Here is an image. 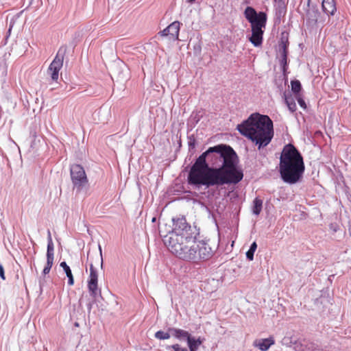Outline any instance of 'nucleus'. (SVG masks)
<instances>
[{"instance_id": "obj_1", "label": "nucleus", "mask_w": 351, "mask_h": 351, "mask_svg": "<svg viewBox=\"0 0 351 351\" xmlns=\"http://www.w3.org/2000/svg\"><path fill=\"white\" fill-rule=\"evenodd\" d=\"M239 132L258 145V149L267 146L274 136L273 122L267 115L254 113L241 124L238 125Z\"/></svg>"}, {"instance_id": "obj_2", "label": "nucleus", "mask_w": 351, "mask_h": 351, "mask_svg": "<svg viewBox=\"0 0 351 351\" xmlns=\"http://www.w3.org/2000/svg\"><path fill=\"white\" fill-rule=\"evenodd\" d=\"M304 170L303 157L296 147L291 143L285 145L279 163L282 180L289 184H295L302 178Z\"/></svg>"}, {"instance_id": "obj_3", "label": "nucleus", "mask_w": 351, "mask_h": 351, "mask_svg": "<svg viewBox=\"0 0 351 351\" xmlns=\"http://www.w3.org/2000/svg\"><path fill=\"white\" fill-rule=\"evenodd\" d=\"M215 173V167H208V164L203 160V158H197L189 172L188 182L195 186H216Z\"/></svg>"}, {"instance_id": "obj_4", "label": "nucleus", "mask_w": 351, "mask_h": 351, "mask_svg": "<svg viewBox=\"0 0 351 351\" xmlns=\"http://www.w3.org/2000/svg\"><path fill=\"white\" fill-rule=\"evenodd\" d=\"M216 186L223 184H236L242 180L243 178V171L237 167V156L230 158L226 162L217 168Z\"/></svg>"}, {"instance_id": "obj_5", "label": "nucleus", "mask_w": 351, "mask_h": 351, "mask_svg": "<svg viewBox=\"0 0 351 351\" xmlns=\"http://www.w3.org/2000/svg\"><path fill=\"white\" fill-rule=\"evenodd\" d=\"M246 19L251 24L252 36L250 41L254 47H259L263 43V30L267 22V14L263 12L257 13L252 7H247L244 12Z\"/></svg>"}, {"instance_id": "obj_6", "label": "nucleus", "mask_w": 351, "mask_h": 351, "mask_svg": "<svg viewBox=\"0 0 351 351\" xmlns=\"http://www.w3.org/2000/svg\"><path fill=\"white\" fill-rule=\"evenodd\" d=\"M195 237L192 235L179 237L177 235L171 237V241L165 243L168 249L176 256L185 261H192L194 257V247Z\"/></svg>"}, {"instance_id": "obj_7", "label": "nucleus", "mask_w": 351, "mask_h": 351, "mask_svg": "<svg viewBox=\"0 0 351 351\" xmlns=\"http://www.w3.org/2000/svg\"><path fill=\"white\" fill-rule=\"evenodd\" d=\"M233 149L226 145H218L209 147L205 152L202 153L197 158L201 159L208 164V167H221L223 163L235 156Z\"/></svg>"}, {"instance_id": "obj_8", "label": "nucleus", "mask_w": 351, "mask_h": 351, "mask_svg": "<svg viewBox=\"0 0 351 351\" xmlns=\"http://www.w3.org/2000/svg\"><path fill=\"white\" fill-rule=\"evenodd\" d=\"M173 230L165 237V243L169 242V241H171V237H173L175 234L179 237H185L191 235V226L188 224L186 218L184 217L173 219Z\"/></svg>"}, {"instance_id": "obj_9", "label": "nucleus", "mask_w": 351, "mask_h": 351, "mask_svg": "<svg viewBox=\"0 0 351 351\" xmlns=\"http://www.w3.org/2000/svg\"><path fill=\"white\" fill-rule=\"evenodd\" d=\"M194 254L192 261L197 262L210 259L213 256L214 252L206 242L195 240Z\"/></svg>"}, {"instance_id": "obj_10", "label": "nucleus", "mask_w": 351, "mask_h": 351, "mask_svg": "<svg viewBox=\"0 0 351 351\" xmlns=\"http://www.w3.org/2000/svg\"><path fill=\"white\" fill-rule=\"evenodd\" d=\"M71 177L73 184L81 187L87 183L88 180L84 168L80 165H73L71 167Z\"/></svg>"}, {"instance_id": "obj_11", "label": "nucleus", "mask_w": 351, "mask_h": 351, "mask_svg": "<svg viewBox=\"0 0 351 351\" xmlns=\"http://www.w3.org/2000/svg\"><path fill=\"white\" fill-rule=\"evenodd\" d=\"M180 25L181 23L179 21H173L163 30L159 32L158 35L161 37H167L169 40H179Z\"/></svg>"}, {"instance_id": "obj_12", "label": "nucleus", "mask_w": 351, "mask_h": 351, "mask_svg": "<svg viewBox=\"0 0 351 351\" xmlns=\"http://www.w3.org/2000/svg\"><path fill=\"white\" fill-rule=\"evenodd\" d=\"M87 286L90 296L96 298L98 294L100 293V290L98 287V274L92 263L90 265V275Z\"/></svg>"}, {"instance_id": "obj_13", "label": "nucleus", "mask_w": 351, "mask_h": 351, "mask_svg": "<svg viewBox=\"0 0 351 351\" xmlns=\"http://www.w3.org/2000/svg\"><path fill=\"white\" fill-rule=\"evenodd\" d=\"M64 56L57 53L55 58L50 64L48 69V73L53 81H57L59 77V71L63 65Z\"/></svg>"}, {"instance_id": "obj_14", "label": "nucleus", "mask_w": 351, "mask_h": 351, "mask_svg": "<svg viewBox=\"0 0 351 351\" xmlns=\"http://www.w3.org/2000/svg\"><path fill=\"white\" fill-rule=\"evenodd\" d=\"M54 260V245L51 236V232H48V243L47 250V263L45 266L43 273L44 275L48 274L53 264Z\"/></svg>"}, {"instance_id": "obj_15", "label": "nucleus", "mask_w": 351, "mask_h": 351, "mask_svg": "<svg viewBox=\"0 0 351 351\" xmlns=\"http://www.w3.org/2000/svg\"><path fill=\"white\" fill-rule=\"evenodd\" d=\"M322 10L328 15H334L336 10L335 0H323L322 3Z\"/></svg>"}, {"instance_id": "obj_16", "label": "nucleus", "mask_w": 351, "mask_h": 351, "mask_svg": "<svg viewBox=\"0 0 351 351\" xmlns=\"http://www.w3.org/2000/svg\"><path fill=\"white\" fill-rule=\"evenodd\" d=\"M274 343L275 341L274 338L269 337L254 341V346L258 348L261 351H267Z\"/></svg>"}, {"instance_id": "obj_17", "label": "nucleus", "mask_w": 351, "mask_h": 351, "mask_svg": "<svg viewBox=\"0 0 351 351\" xmlns=\"http://www.w3.org/2000/svg\"><path fill=\"white\" fill-rule=\"evenodd\" d=\"M60 267L64 269L66 273V276L68 277V284L70 286H72L74 284V278L72 274L71 270L69 266L66 263V262H62L60 264Z\"/></svg>"}, {"instance_id": "obj_18", "label": "nucleus", "mask_w": 351, "mask_h": 351, "mask_svg": "<svg viewBox=\"0 0 351 351\" xmlns=\"http://www.w3.org/2000/svg\"><path fill=\"white\" fill-rule=\"evenodd\" d=\"M187 343L190 351H197L199 346L202 344V341L200 339V338L196 339L190 337L187 340Z\"/></svg>"}, {"instance_id": "obj_19", "label": "nucleus", "mask_w": 351, "mask_h": 351, "mask_svg": "<svg viewBox=\"0 0 351 351\" xmlns=\"http://www.w3.org/2000/svg\"><path fill=\"white\" fill-rule=\"evenodd\" d=\"M170 331L173 332V335L178 339L186 338L187 340L191 337L189 332L179 329V328H170Z\"/></svg>"}, {"instance_id": "obj_20", "label": "nucleus", "mask_w": 351, "mask_h": 351, "mask_svg": "<svg viewBox=\"0 0 351 351\" xmlns=\"http://www.w3.org/2000/svg\"><path fill=\"white\" fill-rule=\"evenodd\" d=\"M262 208H263V200L258 197H256L253 202V208H252L253 213L256 215H258L262 210Z\"/></svg>"}, {"instance_id": "obj_21", "label": "nucleus", "mask_w": 351, "mask_h": 351, "mask_svg": "<svg viewBox=\"0 0 351 351\" xmlns=\"http://www.w3.org/2000/svg\"><path fill=\"white\" fill-rule=\"evenodd\" d=\"M285 103L291 112H294L296 110V104L292 95H285Z\"/></svg>"}, {"instance_id": "obj_22", "label": "nucleus", "mask_w": 351, "mask_h": 351, "mask_svg": "<svg viewBox=\"0 0 351 351\" xmlns=\"http://www.w3.org/2000/svg\"><path fill=\"white\" fill-rule=\"evenodd\" d=\"M291 90L296 95H298L302 88L301 84L298 80H293L291 82Z\"/></svg>"}, {"instance_id": "obj_23", "label": "nucleus", "mask_w": 351, "mask_h": 351, "mask_svg": "<svg viewBox=\"0 0 351 351\" xmlns=\"http://www.w3.org/2000/svg\"><path fill=\"white\" fill-rule=\"evenodd\" d=\"M288 44L289 43H288L287 38H286L285 40L284 39V38H281L280 47L282 49V54H283L285 58H286V57H287V50Z\"/></svg>"}, {"instance_id": "obj_24", "label": "nucleus", "mask_w": 351, "mask_h": 351, "mask_svg": "<svg viewBox=\"0 0 351 351\" xmlns=\"http://www.w3.org/2000/svg\"><path fill=\"white\" fill-rule=\"evenodd\" d=\"M155 337L158 339H168L170 337V335L168 332L159 330L155 333Z\"/></svg>"}, {"instance_id": "obj_25", "label": "nucleus", "mask_w": 351, "mask_h": 351, "mask_svg": "<svg viewBox=\"0 0 351 351\" xmlns=\"http://www.w3.org/2000/svg\"><path fill=\"white\" fill-rule=\"evenodd\" d=\"M296 97H297V100H298V102L299 105L302 108L305 109L306 108V103H305L304 100L302 98H301L300 97H298V96H296Z\"/></svg>"}, {"instance_id": "obj_26", "label": "nucleus", "mask_w": 351, "mask_h": 351, "mask_svg": "<svg viewBox=\"0 0 351 351\" xmlns=\"http://www.w3.org/2000/svg\"><path fill=\"white\" fill-rule=\"evenodd\" d=\"M255 252L254 251H251L250 250H249L247 252H246V257L249 260V261H252L254 259V254Z\"/></svg>"}, {"instance_id": "obj_27", "label": "nucleus", "mask_w": 351, "mask_h": 351, "mask_svg": "<svg viewBox=\"0 0 351 351\" xmlns=\"http://www.w3.org/2000/svg\"><path fill=\"white\" fill-rule=\"evenodd\" d=\"M0 278L3 280H5V276L4 272V268L1 263H0Z\"/></svg>"}, {"instance_id": "obj_28", "label": "nucleus", "mask_w": 351, "mask_h": 351, "mask_svg": "<svg viewBox=\"0 0 351 351\" xmlns=\"http://www.w3.org/2000/svg\"><path fill=\"white\" fill-rule=\"evenodd\" d=\"M172 348L175 351H186L185 349L181 348L179 344H175L172 346Z\"/></svg>"}, {"instance_id": "obj_29", "label": "nucleus", "mask_w": 351, "mask_h": 351, "mask_svg": "<svg viewBox=\"0 0 351 351\" xmlns=\"http://www.w3.org/2000/svg\"><path fill=\"white\" fill-rule=\"evenodd\" d=\"M257 248V244L254 241L252 243L251 246H250V248L249 250H250L251 251H254L255 252Z\"/></svg>"}, {"instance_id": "obj_30", "label": "nucleus", "mask_w": 351, "mask_h": 351, "mask_svg": "<svg viewBox=\"0 0 351 351\" xmlns=\"http://www.w3.org/2000/svg\"><path fill=\"white\" fill-rule=\"evenodd\" d=\"M99 251H100V255L101 256V247L100 245L99 246ZM102 263H103V259H102V257L101 256V265H102Z\"/></svg>"}, {"instance_id": "obj_31", "label": "nucleus", "mask_w": 351, "mask_h": 351, "mask_svg": "<svg viewBox=\"0 0 351 351\" xmlns=\"http://www.w3.org/2000/svg\"><path fill=\"white\" fill-rule=\"evenodd\" d=\"M195 1V0H186V1H187L188 3H193Z\"/></svg>"}, {"instance_id": "obj_32", "label": "nucleus", "mask_w": 351, "mask_h": 351, "mask_svg": "<svg viewBox=\"0 0 351 351\" xmlns=\"http://www.w3.org/2000/svg\"><path fill=\"white\" fill-rule=\"evenodd\" d=\"M274 1H278V2H280V1H281L282 0H274Z\"/></svg>"}]
</instances>
